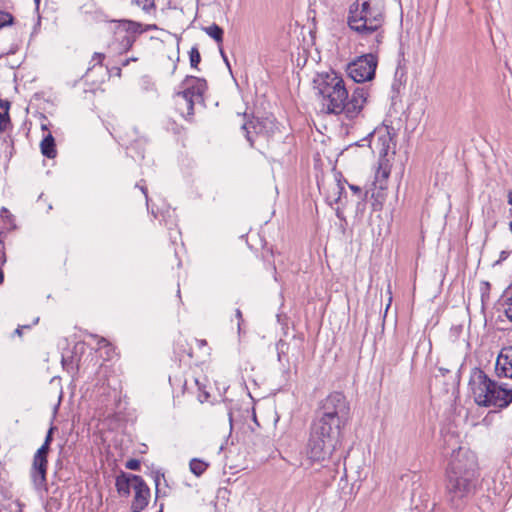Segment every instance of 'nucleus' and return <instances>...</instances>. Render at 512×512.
I'll return each mask as SVG.
<instances>
[{
  "label": "nucleus",
  "mask_w": 512,
  "mask_h": 512,
  "mask_svg": "<svg viewBox=\"0 0 512 512\" xmlns=\"http://www.w3.org/2000/svg\"><path fill=\"white\" fill-rule=\"evenodd\" d=\"M349 414L350 406L342 392H332L320 402L306 445V455L310 460L324 462L331 458L340 443Z\"/></svg>",
  "instance_id": "1"
},
{
  "label": "nucleus",
  "mask_w": 512,
  "mask_h": 512,
  "mask_svg": "<svg viewBox=\"0 0 512 512\" xmlns=\"http://www.w3.org/2000/svg\"><path fill=\"white\" fill-rule=\"evenodd\" d=\"M313 83L323 110L327 114H343L349 120L361 114L369 97L365 87H356L349 96L344 79L334 70L318 73Z\"/></svg>",
  "instance_id": "2"
},
{
  "label": "nucleus",
  "mask_w": 512,
  "mask_h": 512,
  "mask_svg": "<svg viewBox=\"0 0 512 512\" xmlns=\"http://www.w3.org/2000/svg\"><path fill=\"white\" fill-rule=\"evenodd\" d=\"M446 501L455 512L461 511L474 495L479 473L475 455L459 448L447 468Z\"/></svg>",
  "instance_id": "3"
},
{
  "label": "nucleus",
  "mask_w": 512,
  "mask_h": 512,
  "mask_svg": "<svg viewBox=\"0 0 512 512\" xmlns=\"http://www.w3.org/2000/svg\"><path fill=\"white\" fill-rule=\"evenodd\" d=\"M384 22V0H356L349 7L347 17L349 28L362 36L377 33V43L382 42L383 34L379 30Z\"/></svg>",
  "instance_id": "4"
},
{
  "label": "nucleus",
  "mask_w": 512,
  "mask_h": 512,
  "mask_svg": "<svg viewBox=\"0 0 512 512\" xmlns=\"http://www.w3.org/2000/svg\"><path fill=\"white\" fill-rule=\"evenodd\" d=\"M469 387L477 405L506 408L512 402V387L499 385L480 368H474L470 375Z\"/></svg>",
  "instance_id": "5"
},
{
  "label": "nucleus",
  "mask_w": 512,
  "mask_h": 512,
  "mask_svg": "<svg viewBox=\"0 0 512 512\" xmlns=\"http://www.w3.org/2000/svg\"><path fill=\"white\" fill-rule=\"evenodd\" d=\"M183 90L176 94L183 101L188 116L194 114V105L204 102V93L207 90V82L204 78L186 76L182 82Z\"/></svg>",
  "instance_id": "6"
},
{
  "label": "nucleus",
  "mask_w": 512,
  "mask_h": 512,
  "mask_svg": "<svg viewBox=\"0 0 512 512\" xmlns=\"http://www.w3.org/2000/svg\"><path fill=\"white\" fill-rule=\"evenodd\" d=\"M183 90L176 94L183 101L188 116L194 114V105L204 102V93L207 90V82L204 78L186 76L182 82Z\"/></svg>",
  "instance_id": "7"
},
{
  "label": "nucleus",
  "mask_w": 512,
  "mask_h": 512,
  "mask_svg": "<svg viewBox=\"0 0 512 512\" xmlns=\"http://www.w3.org/2000/svg\"><path fill=\"white\" fill-rule=\"evenodd\" d=\"M377 64L378 61L375 55L372 53L365 54L348 64L347 73L356 83L370 81L375 76Z\"/></svg>",
  "instance_id": "8"
},
{
  "label": "nucleus",
  "mask_w": 512,
  "mask_h": 512,
  "mask_svg": "<svg viewBox=\"0 0 512 512\" xmlns=\"http://www.w3.org/2000/svg\"><path fill=\"white\" fill-rule=\"evenodd\" d=\"M242 129L246 133V139L253 147L256 138L269 140L278 129L274 119L272 118H256L242 125Z\"/></svg>",
  "instance_id": "9"
},
{
  "label": "nucleus",
  "mask_w": 512,
  "mask_h": 512,
  "mask_svg": "<svg viewBox=\"0 0 512 512\" xmlns=\"http://www.w3.org/2000/svg\"><path fill=\"white\" fill-rule=\"evenodd\" d=\"M134 499L131 503V512H141L149 503L150 489L141 476L132 475Z\"/></svg>",
  "instance_id": "10"
},
{
  "label": "nucleus",
  "mask_w": 512,
  "mask_h": 512,
  "mask_svg": "<svg viewBox=\"0 0 512 512\" xmlns=\"http://www.w3.org/2000/svg\"><path fill=\"white\" fill-rule=\"evenodd\" d=\"M495 371L498 377L512 379V346L502 348L496 360Z\"/></svg>",
  "instance_id": "11"
},
{
  "label": "nucleus",
  "mask_w": 512,
  "mask_h": 512,
  "mask_svg": "<svg viewBox=\"0 0 512 512\" xmlns=\"http://www.w3.org/2000/svg\"><path fill=\"white\" fill-rule=\"evenodd\" d=\"M48 460L34 454L30 476L36 488L46 484Z\"/></svg>",
  "instance_id": "12"
},
{
  "label": "nucleus",
  "mask_w": 512,
  "mask_h": 512,
  "mask_svg": "<svg viewBox=\"0 0 512 512\" xmlns=\"http://www.w3.org/2000/svg\"><path fill=\"white\" fill-rule=\"evenodd\" d=\"M388 148L383 147L380 151V159L378 163V168L375 172L374 179H379L383 181H388V178L391 173V164L389 160L386 158Z\"/></svg>",
  "instance_id": "13"
},
{
  "label": "nucleus",
  "mask_w": 512,
  "mask_h": 512,
  "mask_svg": "<svg viewBox=\"0 0 512 512\" xmlns=\"http://www.w3.org/2000/svg\"><path fill=\"white\" fill-rule=\"evenodd\" d=\"M388 181H383L379 179H374L372 185V198L374 199L373 207L374 210L381 209L382 202L385 199V190L387 189Z\"/></svg>",
  "instance_id": "14"
},
{
  "label": "nucleus",
  "mask_w": 512,
  "mask_h": 512,
  "mask_svg": "<svg viewBox=\"0 0 512 512\" xmlns=\"http://www.w3.org/2000/svg\"><path fill=\"white\" fill-rule=\"evenodd\" d=\"M41 153L47 158H55L57 151L55 148V139L51 133H48L40 143Z\"/></svg>",
  "instance_id": "15"
},
{
  "label": "nucleus",
  "mask_w": 512,
  "mask_h": 512,
  "mask_svg": "<svg viewBox=\"0 0 512 512\" xmlns=\"http://www.w3.org/2000/svg\"><path fill=\"white\" fill-rule=\"evenodd\" d=\"M115 486L120 495L128 496L130 494V488L133 487L132 475L122 474L118 476Z\"/></svg>",
  "instance_id": "16"
},
{
  "label": "nucleus",
  "mask_w": 512,
  "mask_h": 512,
  "mask_svg": "<svg viewBox=\"0 0 512 512\" xmlns=\"http://www.w3.org/2000/svg\"><path fill=\"white\" fill-rule=\"evenodd\" d=\"M343 194H346L344 184L341 182V180H336L335 183H333L331 189L329 190L327 198L334 203L343 204Z\"/></svg>",
  "instance_id": "17"
},
{
  "label": "nucleus",
  "mask_w": 512,
  "mask_h": 512,
  "mask_svg": "<svg viewBox=\"0 0 512 512\" xmlns=\"http://www.w3.org/2000/svg\"><path fill=\"white\" fill-rule=\"evenodd\" d=\"M9 109L10 103L0 99V132L6 131L11 124Z\"/></svg>",
  "instance_id": "18"
},
{
  "label": "nucleus",
  "mask_w": 512,
  "mask_h": 512,
  "mask_svg": "<svg viewBox=\"0 0 512 512\" xmlns=\"http://www.w3.org/2000/svg\"><path fill=\"white\" fill-rule=\"evenodd\" d=\"M204 31L206 32L207 35H209L211 38H213L218 44H221L223 42L224 31L219 25L214 23V24L204 28Z\"/></svg>",
  "instance_id": "19"
},
{
  "label": "nucleus",
  "mask_w": 512,
  "mask_h": 512,
  "mask_svg": "<svg viewBox=\"0 0 512 512\" xmlns=\"http://www.w3.org/2000/svg\"><path fill=\"white\" fill-rule=\"evenodd\" d=\"M189 467L194 475L201 476L206 471L208 464L200 459L194 458L190 461Z\"/></svg>",
  "instance_id": "20"
},
{
  "label": "nucleus",
  "mask_w": 512,
  "mask_h": 512,
  "mask_svg": "<svg viewBox=\"0 0 512 512\" xmlns=\"http://www.w3.org/2000/svg\"><path fill=\"white\" fill-rule=\"evenodd\" d=\"M132 3L141 7L147 14H150L156 9L155 0H134Z\"/></svg>",
  "instance_id": "21"
},
{
  "label": "nucleus",
  "mask_w": 512,
  "mask_h": 512,
  "mask_svg": "<svg viewBox=\"0 0 512 512\" xmlns=\"http://www.w3.org/2000/svg\"><path fill=\"white\" fill-rule=\"evenodd\" d=\"M122 24L124 25L127 32L136 34V33H142V25L139 22H135L132 20H123Z\"/></svg>",
  "instance_id": "22"
},
{
  "label": "nucleus",
  "mask_w": 512,
  "mask_h": 512,
  "mask_svg": "<svg viewBox=\"0 0 512 512\" xmlns=\"http://www.w3.org/2000/svg\"><path fill=\"white\" fill-rule=\"evenodd\" d=\"M190 65L192 68H197L201 62V55L197 47H192L189 51Z\"/></svg>",
  "instance_id": "23"
},
{
  "label": "nucleus",
  "mask_w": 512,
  "mask_h": 512,
  "mask_svg": "<svg viewBox=\"0 0 512 512\" xmlns=\"http://www.w3.org/2000/svg\"><path fill=\"white\" fill-rule=\"evenodd\" d=\"M14 17L9 12L0 11V28L11 25Z\"/></svg>",
  "instance_id": "24"
},
{
  "label": "nucleus",
  "mask_w": 512,
  "mask_h": 512,
  "mask_svg": "<svg viewBox=\"0 0 512 512\" xmlns=\"http://www.w3.org/2000/svg\"><path fill=\"white\" fill-rule=\"evenodd\" d=\"M93 337L97 339L98 350L102 351L103 349H109V351H113V346L107 339L96 335Z\"/></svg>",
  "instance_id": "25"
},
{
  "label": "nucleus",
  "mask_w": 512,
  "mask_h": 512,
  "mask_svg": "<svg viewBox=\"0 0 512 512\" xmlns=\"http://www.w3.org/2000/svg\"><path fill=\"white\" fill-rule=\"evenodd\" d=\"M105 59V55L103 53L95 52L92 56L91 63H93L89 68L88 71L94 68L96 65H102V61Z\"/></svg>",
  "instance_id": "26"
},
{
  "label": "nucleus",
  "mask_w": 512,
  "mask_h": 512,
  "mask_svg": "<svg viewBox=\"0 0 512 512\" xmlns=\"http://www.w3.org/2000/svg\"><path fill=\"white\" fill-rule=\"evenodd\" d=\"M349 188L353 191L354 194H356L359 199H361L362 201L366 199L367 197V194L368 192H365L364 194L362 193V189L357 186V185H353V184H350L349 185Z\"/></svg>",
  "instance_id": "27"
},
{
  "label": "nucleus",
  "mask_w": 512,
  "mask_h": 512,
  "mask_svg": "<svg viewBox=\"0 0 512 512\" xmlns=\"http://www.w3.org/2000/svg\"><path fill=\"white\" fill-rule=\"evenodd\" d=\"M49 451H50V445H46L45 443H43L41 445V447L36 451L35 455H38L40 457H44L47 459Z\"/></svg>",
  "instance_id": "28"
},
{
  "label": "nucleus",
  "mask_w": 512,
  "mask_h": 512,
  "mask_svg": "<svg viewBox=\"0 0 512 512\" xmlns=\"http://www.w3.org/2000/svg\"><path fill=\"white\" fill-rule=\"evenodd\" d=\"M135 42V37L131 35H125L122 40V46L125 47V49H130Z\"/></svg>",
  "instance_id": "29"
},
{
  "label": "nucleus",
  "mask_w": 512,
  "mask_h": 512,
  "mask_svg": "<svg viewBox=\"0 0 512 512\" xmlns=\"http://www.w3.org/2000/svg\"><path fill=\"white\" fill-rule=\"evenodd\" d=\"M125 467L130 470H139L140 461L137 459H130L126 462Z\"/></svg>",
  "instance_id": "30"
},
{
  "label": "nucleus",
  "mask_w": 512,
  "mask_h": 512,
  "mask_svg": "<svg viewBox=\"0 0 512 512\" xmlns=\"http://www.w3.org/2000/svg\"><path fill=\"white\" fill-rule=\"evenodd\" d=\"M57 430V427L56 426H51L46 434V437H45V440H44V443L46 445H51L52 441H53V433L54 431Z\"/></svg>",
  "instance_id": "31"
},
{
  "label": "nucleus",
  "mask_w": 512,
  "mask_h": 512,
  "mask_svg": "<svg viewBox=\"0 0 512 512\" xmlns=\"http://www.w3.org/2000/svg\"><path fill=\"white\" fill-rule=\"evenodd\" d=\"M131 132L133 133V135L131 136V138L127 139V140H123L124 141V144L126 145H130L132 144L133 142H136L137 139H138V131L135 129V128H132L131 129Z\"/></svg>",
  "instance_id": "32"
},
{
  "label": "nucleus",
  "mask_w": 512,
  "mask_h": 512,
  "mask_svg": "<svg viewBox=\"0 0 512 512\" xmlns=\"http://www.w3.org/2000/svg\"><path fill=\"white\" fill-rule=\"evenodd\" d=\"M236 318L238 319V329H241V323L243 322V316L240 309H236L235 311Z\"/></svg>",
  "instance_id": "33"
},
{
  "label": "nucleus",
  "mask_w": 512,
  "mask_h": 512,
  "mask_svg": "<svg viewBox=\"0 0 512 512\" xmlns=\"http://www.w3.org/2000/svg\"><path fill=\"white\" fill-rule=\"evenodd\" d=\"M509 301H510V303H509V306L506 309L505 313H506V316L509 318V320L512 321V296L510 297Z\"/></svg>",
  "instance_id": "34"
},
{
  "label": "nucleus",
  "mask_w": 512,
  "mask_h": 512,
  "mask_svg": "<svg viewBox=\"0 0 512 512\" xmlns=\"http://www.w3.org/2000/svg\"><path fill=\"white\" fill-rule=\"evenodd\" d=\"M102 351H104V354H105V360H110L114 353H115V348L113 347V351H109V349H103Z\"/></svg>",
  "instance_id": "35"
},
{
  "label": "nucleus",
  "mask_w": 512,
  "mask_h": 512,
  "mask_svg": "<svg viewBox=\"0 0 512 512\" xmlns=\"http://www.w3.org/2000/svg\"><path fill=\"white\" fill-rule=\"evenodd\" d=\"M136 187H138L142 191V193L145 195L146 200L148 201L147 188L144 185H140L139 183L136 184Z\"/></svg>",
  "instance_id": "36"
},
{
  "label": "nucleus",
  "mask_w": 512,
  "mask_h": 512,
  "mask_svg": "<svg viewBox=\"0 0 512 512\" xmlns=\"http://www.w3.org/2000/svg\"><path fill=\"white\" fill-rule=\"evenodd\" d=\"M131 61H137V58H135V57L128 58V59L124 60L121 65L123 67H126Z\"/></svg>",
  "instance_id": "37"
},
{
  "label": "nucleus",
  "mask_w": 512,
  "mask_h": 512,
  "mask_svg": "<svg viewBox=\"0 0 512 512\" xmlns=\"http://www.w3.org/2000/svg\"><path fill=\"white\" fill-rule=\"evenodd\" d=\"M438 371L440 372V374H441L442 376H445L446 374H448V373L450 372V370H449V369L444 368V367H439V368H438Z\"/></svg>",
  "instance_id": "38"
},
{
  "label": "nucleus",
  "mask_w": 512,
  "mask_h": 512,
  "mask_svg": "<svg viewBox=\"0 0 512 512\" xmlns=\"http://www.w3.org/2000/svg\"><path fill=\"white\" fill-rule=\"evenodd\" d=\"M220 53H221V56L223 57L225 63L227 64V66L230 68V64H229V61L227 59V56L225 55L224 51L222 49H220Z\"/></svg>",
  "instance_id": "39"
},
{
  "label": "nucleus",
  "mask_w": 512,
  "mask_h": 512,
  "mask_svg": "<svg viewBox=\"0 0 512 512\" xmlns=\"http://www.w3.org/2000/svg\"><path fill=\"white\" fill-rule=\"evenodd\" d=\"M507 201L509 205H512V189L508 191Z\"/></svg>",
  "instance_id": "40"
},
{
  "label": "nucleus",
  "mask_w": 512,
  "mask_h": 512,
  "mask_svg": "<svg viewBox=\"0 0 512 512\" xmlns=\"http://www.w3.org/2000/svg\"><path fill=\"white\" fill-rule=\"evenodd\" d=\"M197 343H198L199 347H203V346L207 345L206 340H197Z\"/></svg>",
  "instance_id": "41"
},
{
  "label": "nucleus",
  "mask_w": 512,
  "mask_h": 512,
  "mask_svg": "<svg viewBox=\"0 0 512 512\" xmlns=\"http://www.w3.org/2000/svg\"><path fill=\"white\" fill-rule=\"evenodd\" d=\"M400 86H401V83H396V82H394V83L392 84V88H393L394 90H398Z\"/></svg>",
  "instance_id": "42"
},
{
  "label": "nucleus",
  "mask_w": 512,
  "mask_h": 512,
  "mask_svg": "<svg viewBox=\"0 0 512 512\" xmlns=\"http://www.w3.org/2000/svg\"><path fill=\"white\" fill-rule=\"evenodd\" d=\"M3 280H4V275H3L2 270L0 269V284L3 282Z\"/></svg>",
  "instance_id": "43"
},
{
  "label": "nucleus",
  "mask_w": 512,
  "mask_h": 512,
  "mask_svg": "<svg viewBox=\"0 0 512 512\" xmlns=\"http://www.w3.org/2000/svg\"><path fill=\"white\" fill-rule=\"evenodd\" d=\"M15 333L18 334V335H21L22 334V331H21V328L18 327L16 330H15Z\"/></svg>",
  "instance_id": "44"
},
{
  "label": "nucleus",
  "mask_w": 512,
  "mask_h": 512,
  "mask_svg": "<svg viewBox=\"0 0 512 512\" xmlns=\"http://www.w3.org/2000/svg\"><path fill=\"white\" fill-rule=\"evenodd\" d=\"M115 74H117L118 76H120V74H121V68H117V71H115Z\"/></svg>",
  "instance_id": "45"
},
{
  "label": "nucleus",
  "mask_w": 512,
  "mask_h": 512,
  "mask_svg": "<svg viewBox=\"0 0 512 512\" xmlns=\"http://www.w3.org/2000/svg\"><path fill=\"white\" fill-rule=\"evenodd\" d=\"M115 74H117L118 76H120V74H121V68H117V71H115Z\"/></svg>",
  "instance_id": "46"
},
{
  "label": "nucleus",
  "mask_w": 512,
  "mask_h": 512,
  "mask_svg": "<svg viewBox=\"0 0 512 512\" xmlns=\"http://www.w3.org/2000/svg\"><path fill=\"white\" fill-rule=\"evenodd\" d=\"M501 258H502V259H505V258H506V252H505V251H503V252L501 253Z\"/></svg>",
  "instance_id": "47"
},
{
  "label": "nucleus",
  "mask_w": 512,
  "mask_h": 512,
  "mask_svg": "<svg viewBox=\"0 0 512 512\" xmlns=\"http://www.w3.org/2000/svg\"><path fill=\"white\" fill-rule=\"evenodd\" d=\"M158 486H159L158 478H156V492H158Z\"/></svg>",
  "instance_id": "48"
},
{
  "label": "nucleus",
  "mask_w": 512,
  "mask_h": 512,
  "mask_svg": "<svg viewBox=\"0 0 512 512\" xmlns=\"http://www.w3.org/2000/svg\"><path fill=\"white\" fill-rule=\"evenodd\" d=\"M228 415H229V420L232 421V413L229 412Z\"/></svg>",
  "instance_id": "49"
},
{
  "label": "nucleus",
  "mask_w": 512,
  "mask_h": 512,
  "mask_svg": "<svg viewBox=\"0 0 512 512\" xmlns=\"http://www.w3.org/2000/svg\"><path fill=\"white\" fill-rule=\"evenodd\" d=\"M151 28H156V25L149 26V28H148V29H151Z\"/></svg>",
  "instance_id": "50"
},
{
  "label": "nucleus",
  "mask_w": 512,
  "mask_h": 512,
  "mask_svg": "<svg viewBox=\"0 0 512 512\" xmlns=\"http://www.w3.org/2000/svg\"><path fill=\"white\" fill-rule=\"evenodd\" d=\"M159 512H163V505H161Z\"/></svg>",
  "instance_id": "51"
},
{
  "label": "nucleus",
  "mask_w": 512,
  "mask_h": 512,
  "mask_svg": "<svg viewBox=\"0 0 512 512\" xmlns=\"http://www.w3.org/2000/svg\"><path fill=\"white\" fill-rule=\"evenodd\" d=\"M35 2H36L37 4H39L40 0H35Z\"/></svg>",
  "instance_id": "52"
}]
</instances>
